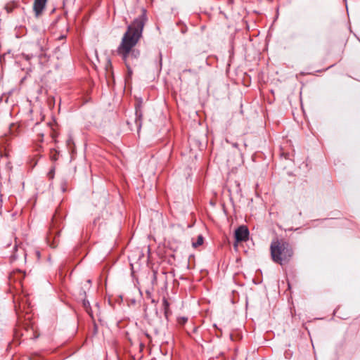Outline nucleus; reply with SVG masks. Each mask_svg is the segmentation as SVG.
<instances>
[{"label": "nucleus", "mask_w": 360, "mask_h": 360, "mask_svg": "<svg viewBox=\"0 0 360 360\" xmlns=\"http://www.w3.org/2000/svg\"><path fill=\"white\" fill-rule=\"evenodd\" d=\"M146 13V10L143 9L141 15L128 26L117 48V53L124 61L129 75L132 73L131 65L134 64L140 56L139 50L135 49V46L142 37L143 27L147 21Z\"/></svg>", "instance_id": "obj_1"}, {"label": "nucleus", "mask_w": 360, "mask_h": 360, "mask_svg": "<svg viewBox=\"0 0 360 360\" xmlns=\"http://www.w3.org/2000/svg\"><path fill=\"white\" fill-rule=\"evenodd\" d=\"M272 260L281 265L290 262L293 255L291 245L282 240L274 239L270 245Z\"/></svg>", "instance_id": "obj_2"}, {"label": "nucleus", "mask_w": 360, "mask_h": 360, "mask_svg": "<svg viewBox=\"0 0 360 360\" xmlns=\"http://www.w3.org/2000/svg\"><path fill=\"white\" fill-rule=\"evenodd\" d=\"M249 231L245 226H239L235 231V238L237 242L245 241L248 239Z\"/></svg>", "instance_id": "obj_3"}, {"label": "nucleus", "mask_w": 360, "mask_h": 360, "mask_svg": "<svg viewBox=\"0 0 360 360\" xmlns=\"http://www.w3.org/2000/svg\"><path fill=\"white\" fill-rule=\"evenodd\" d=\"M46 2L47 0H34L33 9L37 17H39L41 14Z\"/></svg>", "instance_id": "obj_4"}, {"label": "nucleus", "mask_w": 360, "mask_h": 360, "mask_svg": "<svg viewBox=\"0 0 360 360\" xmlns=\"http://www.w3.org/2000/svg\"><path fill=\"white\" fill-rule=\"evenodd\" d=\"M202 243H203V237L201 235H200V236H198L197 240L195 242L192 243V245L193 248H195L201 245Z\"/></svg>", "instance_id": "obj_5"}, {"label": "nucleus", "mask_w": 360, "mask_h": 360, "mask_svg": "<svg viewBox=\"0 0 360 360\" xmlns=\"http://www.w3.org/2000/svg\"><path fill=\"white\" fill-rule=\"evenodd\" d=\"M162 305H163V307H164V309H165V314L167 316V311H168V309H169V302H168V301L165 298L163 299Z\"/></svg>", "instance_id": "obj_6"}, {"label": "nucleus", "mask_w": 360, "mask_h": 360, "mask_svg": "<svg viewBox=\"0 0 360 360\" xmlns=\"http://www.w3.org/2000/svg\"><path fill=\"white\" fill-rule=\"evenodd\" d=\"M136 115H138L137 113H136ZM138 116H139V117H138V119L136 120V124L138 125L139 129H140L141 126V122H140L141 115H138Z\"/></svg>", "instance_id": "obj_7"}, {"label": "nucleus", "mask_w": 360, "mask_h": 360, "mask_svg": "<svg viewBox=\"0 0 360 360\" xmlns=\"http://www.w3.org/2000/svg\"><path fill=\"white\" fill-rule=\"evenodd\" d=\"M73 143V140L72 137H69V139L67 140V144L68 146H70V144Z\"/></svg>", "instance_id": "obj_8"}, {"label": "nucleus", "mask_w": 360, "mask_h": 360, "mask_svg": "<svg viewBox=\"0 0 360 360\" xmlns=\"http://www.w3.org/2000/svg\"><path fill=\"white\" fill-rule=\"evenodd\" d=\"M35 254H36L37 259H39L40 258V252L39 250H36Z\"/></svg>", "instance_id": "obj_9"}, {"label": "nucleus", "mask_w": 360, "mask_h": 360, "mask_svg": "<svg viewBox=\"0 0 360 360\" xmlns=\"http://www.w3.org/2000/svg\"><path fill=\"white\" fill-rule=\"evenodd\" d=\"M52 159L53 160H57V155H56V153L52 155Z\"/></svg>", "instance_id": "obj_10"}, {"label": "nucleus", "mask_w": 360, "mask_h": 360, "mask_svg": "<svg viewBox=\"0 0 360 360\" xmlns=\"http://www.w3.org/2000/svg\"><path fill=\"white\" fill-rule=\"evenodd\" d=\"M18 248H19V246H18V245H15V251H17V250H18Z\"/></svg>", "instance_id": "obj_11"}, {"label": "nucleus", "mask_w": 360, "mask_h": 360, "mask_svg": "<svg viewBox=\"0 0 360 360\" xmlns=\"http://www.w3.org/2000/svg\"><path fill=\"white\" fill-rule=\"evenodd\" d=\"M13 257L14 259H17V258H18V256H17L15 254H13Z\"/></svg>", "instance_id": "obj_12"}, {"label": "nucleus", "mask_w": 360, "mask_h": 360, "mask_svg": "<svg viewBox=\"0 0 360 360\" xmlns=\"http://www.w3.org/2000/svg\"><path fill=\"white\" fill-rule=\"evenodd\" d=\"M184 72H191V70H185Z\"/></svg>", "instance_id": "obj_13"}, {"label": "nucleus", "mask_w": 360, "mask_h": 360, "mask_svg": "<svg viewBox=\"0 0 360 360\" xmlns=\"http://www.w3.org/2000/svg\"><path fill=\"white\" fill-rule=\"evenodd\" d=\"M25 58H26V59H27V60H29V59H30L29 56H25Z\"/></svg>", "instance_id": "obj_14"}, {"label": "nucleus", "mask_w": 360, "mask_h": 360, "mask_svg": "<svg viewBox=\"0 0 360 360\" xmlns=\"http://www.w3.org/2000/svg\"><path fill=\"white\" fill-rule=\"evenodd\" d=\"M86 282H87L88 283H91V280H89H89H87V281H86Z\"/></svg>", "instance_id": "obj_15"}, {"label": "nucleus", "mask_w": 360, "mask_h": 360, "mask_svg": "<svg viewBox=\"0 0 360 360\" xmlns=\"http://www.w3.org/2000/svg\"><path fill=\"white\" fill-rule=\"evenodd\" d=\"M24 255H25V257H26L27 254H26V252H24Z\"/></svg>", "instance_id": "obj_16"}]
</instances>
